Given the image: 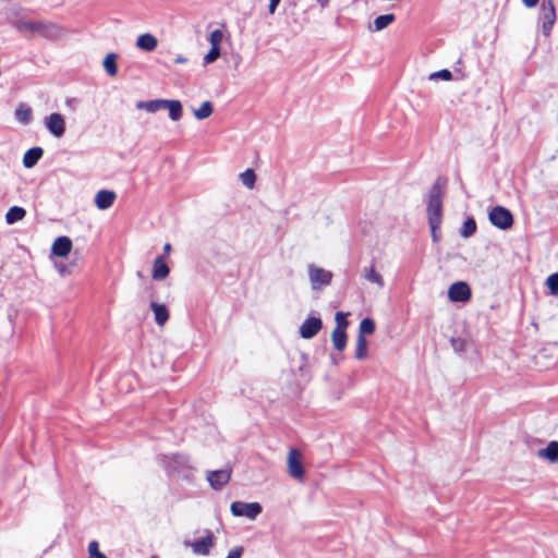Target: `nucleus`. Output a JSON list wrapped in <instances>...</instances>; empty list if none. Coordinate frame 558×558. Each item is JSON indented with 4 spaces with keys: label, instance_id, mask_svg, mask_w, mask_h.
Wrapping results in <instances>:
<instances>
[{
    "label": "nucleus",
    "instance_id": "obj_1",
    "mask_svg": "<svg viewBox=\"0 0 558 558\" xmlns=\"http://www.w3.org/2000/svg\"><path fill=\"white\" fill-rule=\"evenodd\" d=\"M16 32L25 36H40L47 39H56L61 35V29L57 24L43 20H28L24 16L17 17L13 22Z\"/></svg>",
    "mask_w": 558,
    "mask_h": 558
},
{
    "label": "nucleus",
    "instance_id": "obj_2",
    "mask_svg": "<svg viewBox=\"0 0 558 558\" xmlns=\"http://www.w3.org/2000/svg\"><path fill=\"white\" fill-rule=\"evenodd\" d=\"M446 180L438 178L432 185L427 196V220L434 226L442 222V199Z\"/></svg>",
    "mask_w": 558,
    "mask_h": 558
},
{
    "label": "nucleus",
    "instance_id": "obj_3",
    "mask_svg": "<svg viewBox=\"0 0 558 558\" xmlns=\"http://www.w3.org/2000/svg\"><path fill=\"white\" fill-rule=\"evenodd\" d=\"M556 22V10L553 0H543L539 7L538 25L544 36L548 37Z\"/></svg>",
    "mask_w": 558,
    "mask_h": 558
},
{
    "label": "nucleus",
    "instance_id": "obj_4",
    "mask_svg": "<svg viewBox=\"0 0 558 558\" xmlns=\"http://www.w3.org/2000/svg\"><path fill=\"white\" fill-rule=\"evenodd\" d=\"M307 272L313 290H320L323 287L329 286L333 277L331 271L318 267L315 264L307 266Z\"/></svg>",
    "mask_w": 558,
    "mask_h": 558
},
{
    "label": "nucleus",
    "instance_id": "obj_5",
    "mask_svg": "<svg viewBox=\"0 0 558 558\" xmlns=\"http://www.w3.org/2000/svg\"><path fill=\"white\" fill-rule=\"evenodd\" d=\"M488 219L493 226L500 230H507L513 225L511 211L502 206H495L488 214Z\"/></svg>",
    "mask_w": 558,
    "mask_h": 558
},
{
    "label": "nucleus",
    "instance_id": "obj_6",
    "mask_svg": "<svg viewBox=\"0 0 558 558\" xmlns=\"http://www.w3.org/2000/svg\"><path fill=\"white\" fill-rule=\"evenodd\" d=\"M230 511L234 517H245L250 520H255L263 511L258 502H243L233 501L230 506Z\"/></svg>",
    "mask_w": 558,
    "mask_h": 558
},
{
    "label": "nucleus",
    "instance_id": "obj_7",
    "mask_svg": "<svg viewBox=\"0 0 558 558\" xmlns=\"http://www.w3.org/2000/svg\"><path fill=\"white\" fill-rule=\"evenodd\" d=\"M288 473L291 477L302 481L305 475V469L302 461V453L300 450L292 448L289 450L287 458Z\"/></svg>",
    "mask_w": 558,
    "mask_h": 558
},
{
    "label": "nucleus",
    "instance_id": "obj_8",
    "mask_svg": "<svg viewBox=\"0 0 558 558\" xmlns=\"http://www.w3.org/2000/svg\"><path fill=\"white\" fill-rule=\"evenodd\" d=\"M183 544L185 547H190L195 555L207 556L215 546V537L210 531H207L206 536L196 541H184Z\"/></svg>",
    "mask_w": 558,
    "mask_h": 558
},
{
    "label": "nucleus",
    "instance_id": "obj_9",
    "mask_svg": "<svg viewBox=\"0 0 558 558\" xmlns=\"http://www.w3.org/2000/svg\"><path fill=\"white\" fill-rule=\"evenodd\" d=\"M44 124L48 132L57 138H60L65 133V119L61 113L53 112L47 116Z\"/></svg>",
    "mask_w": 558,
    "mask_h": 558
},
{
    "label": "nucleus",
    "instance_id": "obj_10",
    "mask_svg": "<svg viewBox=\"0 0 558 558\" xmlns=\"http://www.w3.org/2000/svg\"><path fill=\"white\" fill-rule=\"evenodd\" d=\"M472 292L470 286L464 281H457L448 289V299L451 302H466L471 299Z\"/></svg>",
    "mask_w": 558,
    "mask_h": 558
},
{
    "label": "nucleus",
    "instance_id": "obj_11",
    "mask_svg": "<svg viewBox=\"0 0 558 558\" xmlns=\"http://www.w3.org/2000/svg\"><path fill=\"white\" fill-rule=\"evenodd\" d=\"M323 322L319 317L308 316L300 326L299 333L303 339H312L322 329Z\"/></svg>",
    "mask_w": 558,
    "mask_h": 558
},
{
    "label": "nucleus",
    "instance_id": "obj_12",
    "mask_svg": "<svg viewBox=\"0 0 558 558\" xmlns=\"http://www.w3.org/2000/svg\"><path fill=\"white\" fill-rule=\"evenodd\" d=\"M231 477V469L225 468L221 470L209 471L207 473V481L211 488L218 490L222 488Z\"/></svg>",
    "mask_w": 558,
    "mask_h": 558
},
{
    "label": "nucleus",
    "instance_id": "obj_13",
    "mask_svg": "<svg viewBox=\"0 0 558 558\" xmlns=\"http://www.w3.org/2000/svg\"><path fill=\"white\" fill-rule=\"evenodd\" d=\"M190 465V460L187 457L182 454H172L170 457H167V472L170 476H174L177 473L180 472L184 466Z\"/></svg>",
    "mask_w": 558,
    "mask_h": 558
},
{
    "label": "nucleus",
    "instance_id": "obj_14",
    "mask_svg": "<svg viewBox=\"0 0 558 558\" xmlns=\"http://www.w3.org/2000/svg\"><path fill=\"white\" fill-rule=\"evenodd\" d=\"M116 197L113 191L101 190L95 196V205L100 210L108 209L113 205Z\"/></svg>",
    "mask_w": 558,
    "mask_h": 558
},
{
    "label": "nucleus",
    "instance_id": "obj_15",
    "mask_svg": "<svg viewBox=\"0 0 558 558\" xmlns=\"http://www.w3.org/2000/svg\"><path fill=\"white\" fill-rule=\"evenodd\" d=\"M72 250V241L68 236H59L54 240L51 252L56 256L65 257Z\"/></svg>",
    "mask_w": 558,
    "mask_h": 558
},
{
    "label": "nucleus",
    "instance_id": "obj_16",
    "mask_svg": "<svg viewBox=\"0 0 558 558\" xmlns=\"http://www.w3.org/2000/svg\"><path fill=\"white\" fill-rule=\"evenodd\" d=\"M170 269L162 256L156 257L153 265L151 277L155 280H163L168 277Z\"/></svg>",
    "mask_w": 558,
    "mask_h": 558
},
{
    "label": "nucleus",
    "instance_id": "obj_17",
    "mask_svg": "<svg viewBox=\"0 0 558 558\" xmlns=\"http://www.w3.org/2000/svg\"><path fill=\"white\" fill-rule=\"evenodd\" d=\"M157 38L149 33L142 34L136 39V47L143 51H154L157 48Z\"/></svg>",
    "mask_w": 558,
    "mask_h": 558
},
{
    "label": "nucleus",
    "instance_id": "obj_18",
    "mask_svg": "<svg viewBox=\"0 0 558 558\" xmlns=\"http://www.w3.org/2000/svg\"><path fill=\"white\" fill-rule=\"evenodd\" d=\"M163 109H168L169 118L172 121H179L182 118V104L177 99H165Z\"/></svg>",
    "mask_w": 558,
    "mask_h": 558
},
{
    "label": "nucleus",
    "instance_id": "obj_19",
    "mask_svg": "<svg viewBox=\"0 0 558 558\" xmlns=\"http://www.w3.org/2000/svg\"><path fill=\"white\" fill-rule=\"evenodd\" d=\"M362 276L366 281L376 284L379 289L384 288L385 286L383 276L376 271L373 265L364 267Z\"/></svg>",
    "mask_w": 558,
    "mask_h": 558
},
{
    "label": "nucleus",
    "instance_id": "obj_20",
    "mask_svg": "<svg viewBox=\"0 0 558 558\" xmlns=\"http://www.w3.org/2000/svg\"><path fill=\"white\" fill-rule=\"evenodd\" d=\"M538 457L546 459L551 463L558 462V441L553 440L544 449H539L537 452Z\"/></svg>",
    "mask_w": 558,
    "mask_h": 558
},
{
    "label": "nucleus",
    "instance_id": "obj_21",
    "mask_svg": "<svg viewBox=\"0 0 558 558\" xmlns=\"http://www.w3.org/2000/svg\"><path fill=\"white\" fill-rule=\"evenodd\" d=\"M44 149L41 147L29 148L23 157V165L25 168H33L38 160L43 157Z\"/></svg>",
    "mask_w": 558,
    "mask_h": 558
},
{
    "label": "nucleus",
    "instance_id": "obj_22",
    "mask_svg": "<svg viewBox=\"0 0 558 558\" xmlns=\"http://www.w3.org/2000/svg\"><path fill=\"white\" fill-rule=\"evenodd\" d=\"M14 114L15 119L24 125L29 124L33 118L32 108L26 104H20L15 109Z\"/></svg>",
    "mask_w": 558,
    "mask_h": 558
},
{
    "label": "nucleus",
    "instance_id": "obj_23",
    "mask_svg": "<svg viewBox=\"0 0 558 558\" xmlns=\"http://www.w3.org/2000/svg\"><path fill=\"white\" fill-rule=\"evenodd\" d=\"M150 308L154 312L155 320L157 325L162 326L169 319V312L163 304H159L156 302L150 303Z\"/></svg>",
    "mask_w": 558,
    "mask_h": 558
},
{
    "label": "nucleus",
    "instance_id": "obj_24",
    "mask_svg": "<svg viewBox=\"0 0 558 558\" xmlns=\"http://www.w3.org/2000/svg\"><path fill=\"white\" fill-rule=\"evenodd\" d=\"M163 101L165 99L142 100L136 102V108L140 110H146L149 113H155L163 109Z\"/></svg>",
    "mask_w": 558,
    "mask_h": 558
},
{
    "label": "nucleus",
    "instance_id": "obj_25",
    "mask_svg": "<svg viewBox=\"0 0 558 558\" xmlns=\"http://www.w3.org/2000/svg\"><path fill=\"white\" fill-rule=\"evenodd\" d=\"M395 20H396V16H395V14H391V13L379 15L374 20L373 25L369 26V31L371 32L383 31L388 25H390Z\"/></svg>",
    "mask_w": 558,
    "mask_h": 558
},
{
    "label": "nucleus",
    "instance_id": "obj_26",
    "mask_svg": "<svg viewBox=\"0 0 558 558\" xmlns=\"http://www.w3.org/2000/svg\"><path fill=\"white\" fill-rule=\"evenodd\" d=\"M26 216V210L20 206H13L9 208L5 214V222L8 225H14L17 221H21Z\"/></svg>",
    "mask_w": 558,
    "mask_h": 558
},
{
    "label": "nucleus",
    "instance_id": "obj_27",
    "mask_svg": "<svg viewBox=\"0 0 558 558\" xmlns=\"http://www.w3.org/2000/svg\"><path fill=\"white\" fill-rule=\"evenodd\" d=\"M347 339L348 337L345 331H341L340 329H333L331 333V340L336 350L340 352L343 351L347 345Z\"/></svg>",
    "mask_w": 558,
    "mask_h": 558
},
{
    "label": "nucleus",
    "instance_id": "obj_28",
    "mask_svg": "<svg viewBox=\"0 0 558 558\" xmlns=\"http://www.w3.org/2000/svg\"><path fill=\"white\" fill-rule=\"evenodd\" d=\"M195 473L196 470L190 464L189 466H184L182 470H180L179 473H177L173 478L181 480L185 482L186 484H193L195 481Z\"/></svg>",
    "mask_w": 558,
    "mask_h": 558
},
{
    "label": "nucleus",
    "instance_id": "obj_29",
    "mask_svg": "<svg viewBox=\"0 0 558 558\" xmlns=\"http://www.w3.org/2000/svg\"><path fill=\"white\" fill-rule=\"evenodd\" d=\"M104 68L106 72L110 76L117 75L118 68H117V54L116 53H108L104 60Z\"/></svg>",
    "mask_w": 558,
    "mask_h": 558
},
{
    "label": "nucleus",
    "instance_id": "obj_30",
    "mask_svg": "<svg viewBox=\"0 0 558 558\" xmlns=\"http://www.w3.org/2000/svg\"><path fill=\"white\" fill-rule=\"evenodd\" d=\"M213 111H214V108H213L211 102L204 101L198 109H195L193 111V113L197 120H205L211 116Z\"/></svg>",
    "mask_w": 558,
    "mask_h": 558
},
{
    "label": "nucleus",
    "instance_id": "obj_31",
    "mask_svg": "<svg viewBox=\"0 0 558 558\" xmlns=\"http://www.w3.org/2000/svg\"><path fill=\"white\" fill-rule=\"evenodd\" d=\"M367 356V340L364 336L359 335L356 339L355 357L363 360Z\"/></svg>",
    "mask_w": 558,
    "mask_h": 558
},
{
    "label": "nucleus",
    "instance_id": "obj_32",
    "mask_svg": "<svg viewBox=\"0 0 558 558\" xmlns=\"http://www.w3.org/2000/svg\"><path fill=\"white\" fill-rule=\"evenodd\" d=\"M476 231V222L473 218H468L463 222L462 229L460 231L461 236L463 238H470L472 236Z\"/></svg>",
    "mask_w": 558,
    "mask_h": 558
},
{
    "label": "nucleus",
    "instance_id": "obj_33",
    "mask_svg": "<svg viewBox=\"0 0 558 558\" xmlns=\"http://www.w3.org/2000/svg\"><path fill=\"white\" fill-rule=\"evenodd\" d=\"M242 183L248 187L253 189L256 182V174L253 169H246L244 172L240 174Z\"/></svg>",
    "mask_w": 558,
    "mask_h": 558
},
{
    "label": "nucleus",
    "instance_id": "obj_34",
    "mask_svg": "<svg viewBox=\"0 0 558 558\" xmlns=\"http://www.w3.org/2000/svg\"><path fill=\"white\" fill-rule=\"evenodd\" d=\"M375 331V323L373 319L366 317L360 323V331L359 335L365 337V335H371Z\"/></svg>",
    "mask_w": 558,
    "mask_h": 558
},
{
    "label": "nucleus",
    "instance_id": "obj_35",
    "mask_svg": "<svg viewBox=\"0 0 558 558\" xmlns=\"http://www.w3.org/2000/svg\"><path fill=\"white\" fill-rule=\"evenodd\" d=\"M347 316H348V314H345L343 312L336 313L335 320H336L337 326L335 329H340L341 331H345V329L349 325Z\"/></svg>",
    "mask_w": 558,
    "mask_h": 558
},
{
    "label": "nucleus",
    "instance_id": "obj_36",
    "mask_svg": "<svg viewBox=\"0 0 558 558\" xmlns=\"http://www.w3.org/2000/svg\"><path fill=\"white\" fill-rule=\"evenodd\" d=\"M546 286L553 295L558 296V274H553L546 279Z\"/></svg>",
    "mask_w": 558,
    "mask_h": 558
},
{
    "label": "nucleus",
    "instance_id": "obj_37",
    "mask_svg": "<svg viewBox=\"0 0 558 558\" xmlns=\"http://www.w3.org/2000/svg\"><path fill=\"white\" fill-rule=\"evenodd\" d=\"M220 57V48L211 47L203 59L204 65L215 62Z\"/></svg>",
    "mask_w": 558,
    "mask_h": 558
},
{
    "label": "nucleus",
    "instance_id": "obj_38",
    "mask_svg": "<svg viewBox=\"0 0 558 558\" xmlns=\"http://www.w3.org/2000/svg\"><path fill=\"white\" fill-rule=\"evenodd\" d=\"M89 558H107L105 554L99 550V544L97 541H92L88 544Z\"/></svg>",
    "mask_w": 558,
    "mask_h": 558
},
{
    "label": "nucleus",
    "instance_id": "obj_39",
    "mask_svg": "<svg viewBox=\"0 0 558 558\" xmlns=\"http://www.w3.org/2000/svg\"><path fill=\"white\" fill-rule=\"evenodd\" d=\"M222 38H223L222 32L220 29H215L210 33L208 40H209L211 47L220 48L219 46L222 41Z\"/></svg>",
    "mask_w": 558,
    "mask_h": 558
},
{
    "label": "nucleus",
    "instance_id": "obj_40",
    "mask_svg": "<svg viewBox=\"0 0 558 558\" xmlns=\"http://www.w3.org/2000/svg\"><path fill=\"white\" fill-rule=\"evenodd\" d=\"M441 78L444 81H450L452 78V73L449 70H440L437 72H434L429 75V80H438Z\"/></svg>",
    "mask_w": 558,
    "mask_h": 558
},
{
    "label": "nucleus",
    "instance_id": "obj_41",
    "mask_svg": "<svg viewBox=\"0 0 558 558\" xmlns=\"http://www.w3.org/2000/svg\"><path fill=\"white\" fill-rule=\"evenodd\" d=\"M429 228H430V234H432V239L434 242H438L440 240V226L441 223H437V225H433V223H428Z\"/></svg>",
    "mask_w": 558,
    "mask_h": 558
},
{
    "label": "nucleus",
    "instance_id": "obj_42",
    "mask_svg": "<svg viewBox=\"0 0 558 558\" xmlns=\"http://www.w3.org/2000/svg\"><path fill=\"white\" fill-rule=\"evenodd\" d=\"M243 554V547L238 546L231 549L226 558H241Z\"/></svg>",
    "mask_w": 558,
    "mask_h": 558
},
{
    "label": "nucleus",
    "instance_id": "obj_43",
    "mask_svg": "<svg viewBox=\"0 0 558 558\" xmlns=\"http://www.w3.org/2000/svg\"><path fill=\"white\" fill-rule=\"evenodd\" d=\"M451 344L456 351H462L464 348V341L462 339H452Z\"/></svg>",
    "mask_w": 558,
    "mask_h": 558
},
{
    "label": "nucleus",
    "instance_id": "obj_44",
    "mask_svg": "<svg viewBox=\"0 0 558 558\" xmlns=\"http://www.w3.org/2000/svg\"><path fill=\"white\" fill-rule=\"evenodd\" d=\"M281 0H269V8H268V11L270 14H274L277 10V7L278 4L280 3Z\"/></svg>",
    "mask_w": 558,
    "mask_h": 558
},
{
    "label": "nucleus",
    "instance_id": "obj_45",
    "mask_svg": "<svg viewBox=\"0 0 558 558\" xmlns=\"http://www.w3.org/2000/svg\"><path fill=\"white\" fill-rule=\"evenodd\" d=\"M538 1L539 0H522L523 4L526 8H534L538 3Z\"/></svg>",
    "mask_w": 558,
    "mask_h": 558
},
{
    "label": "nucleus",
    "instance_id": "obj_46",
    "mask_svg": "<svg viewBox=\"0 0 558 558\" xmlns=\"http://www.w3.org/2000/svg\"><path fill=\"white\" fill-rule=\"evenodd\" d=\"M187 62V59L181 54H179L175 59H174V63H178V64H181V63H186Z\"/></svg>",
    "mask_w": 558,
    "mask_h": 558
},
{
    "label": "nucleus",
    "instance_id": "obj_47",
    "mask_svg": "<svg viewBox=\"0 0 558 558\" xmlns=\"http://www.w3.org/2000/svg\"><path fill=\"white\" fill-rule=\"evenodd\" d=\"M58 269H59V272L62 275V276H65L69 274V270H68V267L65 265H60L58 266Z\"/></svg>",
    "mask_w": 558,
    "mask_h": 558
},
{
    "label": "nucleus",
    "instance_id": "obj_48",
    "mask_svg": "<svg viewBox=\"0 0 558 558\" xmlns=\"http://www.w3.org/2000/svg\"><path fill=\"white\" fill-rule=\"evenodd\" d=\"M170 251H171V245L169 243H166L165 246H163L165 254H169Z\"/></svg>",
    "mask_w": 558,
    "mask_h": 558
},
{
    "label": "nucleus",
    "instance_id": "obj_49",
    "mask_svg": "<svg viewBox=\"0 0 558 558\" xmlns=\"http://www.w3.org/2000/svg\"><path fill=\"white\" fill-rule=\"evenodd\" d=\"M328 1H329V0H317V2L319 3V5H320L322 8H325V7L328 4Z\"/></svg>",
    "mask_w": 558,
    "mask_h": 558
}]
</instances>
